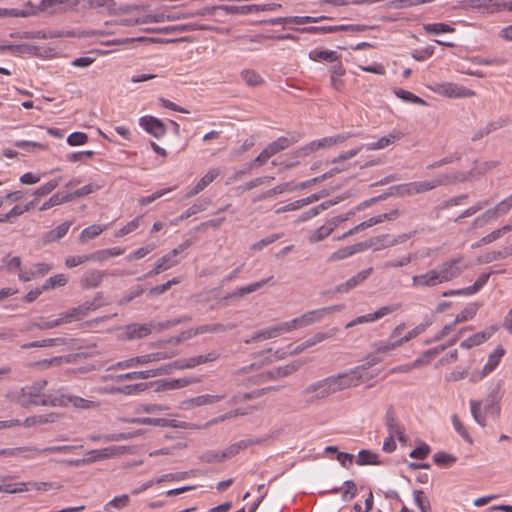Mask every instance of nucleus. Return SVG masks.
<instances>
[{
  "instance_id": "1",
  "label": "nucleus",
  "mask_w": 512,
  "mask_h": 512,
  "mask_svg": "<svg viewBox=\"0 0 512 512\" xmlns=\"http://www.w3.org/2000/svg\"><path fill=\"white\" fill-rule=\"evenodd\" d=\"M367 363L357 366L348 372L332 375L309 384L301 391L307 404H313L342 390L355 387L362 381L368 380Z\"/></svg>"
},
{
  "instance_id": "2",
  "label": "nucleus",
  "mask_w": 512,
  "mask_h": 512,
  "mask_svg": "<svg viewBox=\"0 0 512 512\" xmlns=\"http://www.w3.org/2000/svg\"><path fill=\"white\" fill-rule=\"evenodd\" d=\"M463 262V257L453 258L442 262L435 268L419 275L412 276V287L414 288H432L439 284L452 281L459 277L463 269L460 264Z\"/></svg>"
},
{
  "instance_id": "3",
  "label": "nucleus",
  "mask_w": 512,
  "mask_h": 512,
  "mask_svg": "<svg viewBox=\"0 0 512 512\" xmlns=\"http://www.w3.org/2000/svg\"><path fill=\"white\" fill-rule=\"evenodd\" d=\"M46 380H39L24 386L17 395V402L22 407L29 406H57L59 390L46 392Z\"/></svg>"
},
{
  "instance_id": "4",
  "label": "nucleus",
  "mask_w": 512,
  "mask_h": 512,
  "mask_svg": "<svg viewBox=\"0 0 512 512\" xmlns=\"http://www.w3.org/2000/svg\"><path fill=\"white\" fill-rule=\"evenodd\" d=\"M430 324H431V322L427 321L425 323H421V324L417 325L412 330L407 332L406 335L399 338V340H397V341L380 343L376 347V350L374 351V353L370 354L367 357V361H366L367 366L371 367V366L381 362L382 357L380 356V354L388 353V352L396 349L397 347L402 346L403 344L407 343L411 339H413V338L417 337L418 335H420L421 333H423L427 329V327L430 326Z\"/></svg>"
},
{
  "instance_id": "5",
  "label": "nucleus",
  "mask_w": 512,
  "mask_h": 512,
  "mask_svg": "<svg viewBox=\"0 0 512 512\" xmlns=\"http://www.w3.org/2000/svg\"><path fill=\"white\" fill-rule=\"evenodd\" d=\"M469 174L463 172H455L451 174H441L432 180L414 182V190L417 194L431 191L439 186L451 185L459 182H466Z\"/></svg>"
},
{
  "instance_id": "6",
  "label": "nucleus",
  "mask_w": 512,
  "mask_h": 512,
  "mask_svg": "<svg viewBox=\"0 0 512 512\" xmlns=\"http://www.w3.org/2000/svg\"><path fill=\"white\" fill-rule=\"evenodd\" d=\"M482 402L478 400H470V409L474 420L482 427L486 426V416L498 417L500 414L499 399L496 394L491 393L481 411Z\"/></svg>"
},
{
  "instance_id": "7",
  "label": "nucleus",
  "mask_w": 512,
  "mask_h": 512,
  "mask_svg": "<svg viewBox=\"0 0 512 512\" xmlns=\"http://www.w3.org/2000/svg\"><path fill=\"white\" fill-rule=\"evenodd\" d=\"M172 356L166 352H155L151 354L136 356L127 360L119 361L109 369H127L135 366L146 365L152 362L169 359Z\"/></svg>"
},
{
  "instance_id": "8",
  "label": "nucleus",
  "mask_w": 512,
  "mask_h": 512,
  "mask_svg": "<svg viewBox=\"0 0 512 512\" xmlns=\"http://www.w3.org/2000/svg\"><path fill=\"white\" fill-rule=\"evenodd\" d=\"M73 4L81 9L97 10L100 13L114 14L116 3L114 0H74Z\"/></svg>"
},
{
  "instance_id": "9",
  "label": "nucleus",
  "mask_w": 512,
  "mask_h": 512,
  "mask_svg": "<svg viewBox=\"0 0 512 512\" xmlns=\"http://www.w3.org/2000/svg\"><path fill=\"white\" fill-rule=\"evenodd\" d=\"M399 308H400V304H393V305L383 306V307L379 308L377 311H375L374 313H370V314H367V315H362V316H359V317L353 319L352 321L347 323L345 327L346 328H351V327H354V326H356L358 324L374 322V321L379 320V319H381L382 317H384V316H386L388 314H391V313L397 311Z\"/></svg>"
},
{
  "instance_id": "10",
  "label": "nucleus",
  "mask_w": 512,
  "mask_h": 512,
  "mask_svg": "<svg viewBox=\"0 0 512 512\" xmlns=\"http://www.w3.org/2000/svg\"><path fill=\"white\" fill-rule=\"evenodd\" d=\"M377 241L378 240H367L365 242H360L351 246L340 248L330 255L329 261H340L348 257H351L356 253L371 248L374 244L377 243Z\"/></svg>"
},
{
  "instance_id": "11",
  "label": "nucleus",
  "mask_w": 512,
  "mask_h": 512,
  "mask_svg": "<svg viewBox=\"0 0 512 512\" xmlns=\"http://www.w3.org/2000/svg\"><path fill=\"white\" fill-rule=\"evenodd\" d=\"M344 309V305L337 304L308 311L302 315V322L305 326L320 322L325 316L339 312Z\"/></svg>"
},
{
  "instance_id": "12",
  "label": "nucleus",
  "mask_w": 512,
  "mask_h": 512,
  "mask_svg": "<svg viewBox=\"0 0 512 512\" xmlns=\"http://www.w3.org/2000/svg\"><path fill=\"white\" fill-rule=\"evenodd\" d=\"M219 355L216 352H210L206 355H199L188 359H179L171 363L173 370H183L194 368L198 365L215 361Z\"/></svg>"
},
{
  "instance_id": "13",
  "label": "nucleus",
  "mask_w": 512,
  "mask_h": 512,
  "mask_svg": "<svg viewBox=\"0 0 512 512\" xmlns=\"http://www.w3.org/2000/svg\"><path fill=\"white\" fill-rule=\"evenodd\" d=\"M352 136L350 133H339L335 136L324 137L319 140L310 142L307 146L303 147L304 151H315L322 148H329L335 145L342 144Z\"/></svg>"
},
{
  "instance_id": "14",
  "label": "nucleus",
  "mask_w": 512,
  "mask_h": 512,
  "mask_svg": "<svg viewBox=\"0 0 512 512\" xmlns=\"http://www.w3.org/2000/svg\"><path fill=\"white\" fill-rule=\"evenodd\" d=\"M372 271H373V268L370 267L368 269H365V270H362V271L358 272L356 275H354L351 278H349L346 282L338 284L337 286H335L334 293H339V294H346V293H348L352 289H354L357 286H359L362 283H364V281L370 276Z\"/></svg>"
},
{
  "instance_id": "15",
  "label": "nucleus",
  "mask_w": 512,
  "mask_h": 512,
  "mask_svg": "<svg viewBox=\"0 0 512 512\" xmlns=\"http://www.w3.org/2000/svg\"><path fill=\"white\" fill-rule=\"evenodd\" d=\"M436 91L450 98H468L475 95L474 91L455 83L440 84Z\"/></svg>"
},
{
  "instance_id": "16",
  "label": "nucleus",
  "mask_w": 512,
  "mask_h": 512,
  "mask_svg": "<svg viewBox=\"0 0 512 512\" xmlns=\"http://www.w3.org/2000/svg\"><path fill=\"white\" fill-rule=\"evenodd\" d=\"M52 486L51 483L48 482H18V483H6V487L8 491L6 493L16 494L23 493L30 490H47Z\"/></svg>"
},
{
  "instance_id": "17",
  "label": "nucleus",
  "mask_w": 512,
  "mask_h": 512,
  "mask_svg": "<svg viewBox=\"0 0 512 512\" xmlns=\"http://www.w3.org/2000/svg\"><path fill=\"white\" fill-rule=\"evenodd\" d=\"M50 270H52L51 265L44 262H40L34 264L29 269L21 270L20 273L18 274V278L23 282H28L31 281L32 279L45 276Z\"/></svg>"
},
{
  "instance_id": "18",
  "label": "nucleus",
  "mask_w": 512,
  "mask_h": 512,
  "mask_svg": "<svg viewBox=\"0 0 512 512\" xmlns=\"http://www.w3.org/2000/svg\"><path fill=\"white\" fill-rule=\"evenodd\" d=\"M385 424L390 435L396 436L400 442H405V429L396 418L395 412L389 408L385 415Z\"/></svg>"
},
{
  "instance_id": "19",
  "label": "nucleus",
  "mask_w": 512,
  "mask_h": 512,
  "mask_svg": "<svg viewBox=\"0 0 512 512\" xmlns=\"http://www.w3.org/2000/svg\"><path fill=\"white\" fill-rule=\"evenodd\" d=\"M221 174V171L219 168H213L210 169L197 183L196 185L189 190L186 195L185 199L192 198L199 194L201 191H203L209 184H211L219 175Z\"/></svg>"
},
{
  "instance_id": "20",
  "label": "nucleus",
  "mask_w": 512,
  "mask_h": 512,
  "mask_svg": "<svg viewBox=\"0 0 512 512\" xmlns=\"http://www.w3.org/2000/svg\"><path fill=\"white\" fill-rule=\"evenodd\" d=\"M58 401L61 403H57V406L72 405L73 407L80 408V409H88V408L94 406V402H92V401L86 400L79 396L66 394L61 390H59Z\"/></svg>"
},
{
  "instance_id": "21",
  "label": "nucleus",
  "mask_w": 512,
  "mask_h": 512,
  "mask_svg": "<svg viewBox=\"0 0 512 512\" xmlns=\"http://www.w3.org/2000/svg\"><path fill=\"white\" fill-rule=\"evenodd\" d=\"M153 323L138 324L133 323L125 327V335L128 340L142 339L151 334Z\"/></svg>"
},
{
  "instance_id": "22",
  "label": "nucleus",
  "mask_w": 512,
  "mask_h": 512,
  "mask_svg": "<svg viewBox=\"0 0 512 512\" xmlns=\"http://www.w3.org/2000/svg\"><path fill=\"white\" fill-rule=\"evenodd\" d=\"M105 276V271L96 269L88 270L82 275L80 279V286L84 289L97 288Z\"/></svg>"
},
{
  "instance_id": "23",
  "label": "nucleus",
  "mask_w": 512,
  "mask_h": 512,
  "mask_svg": "<svg viewBox=\"0 0 512 512\" xmlns=\"http://www.w3.org/2000/svg\"><path fill=\"white\" fill-rule=\"evenodd\" d=\"M282 334L280 324L268 327L266 329L255 332L250 339L245 340L246 344H250L252 342H258L262 340H268L272 338H276Z\"/></svg>"
},
{
  "instance_id": "24",
  "label": "nucleus",
  "mask_w": 512,
  "mask_h": 512,
  "mask_svg": "<svg viewBox=\"0 0 512 512\" xmlns=\"http://www.w3.org/2000/svg\"><path fill=\"white\" fill-rule=\"evenodd\" d=\"M238 325L236 323H228V324H222V323H213V324H205L197 327L193 335H199L204 333H224L229 330H233Z\"/></svg>"
},
{
  "instance_id": "25",
  "label": "nucleus",
  "mask_w": 512,
  "mask_h": 512,
  "mask_svg": "<svg viewBox=\"0 0 512 512\" xmlns=\"http://www.w3.org/2000/svg\"><path fill=\"white\" fill-rule=\"evenodd\" d=\"M71 225V221H65L62 224L58 225L55 229L48 231L42 237L43 243L48 244L60 240L68 233Z\"/></svg>"
},
{
  "instance_id": "26",
  "label": "nucleus",
  "mask_w": 512,
  "mask_h": 512,
  "mask_svg": "<svg viewBox=\"0 0 512 512\" xmlns=\"http://www.w3.org/2000/svg\"><path fill=\"white\" fill-rule=\"evenodd\" d=\"M365 29H366V27L361 26V25H341V26H323V27L312 26V27L304 28L303 31L308 32V33H318V32L334 33V32H338L341 30L363 31Z\"/></svg>"
},
{
  "instance_id": "27",
  "label": "nucleus",
  "mask_w": 512,
  "mask_h": 512,
  "mask_svg": "<svg viewBox=\"0 0 512 512\" xmlns=\"http://www.w3.org/2000/svg\"><path fill=\"white\" fill-rule=\"evenodd\" d=\"M299 367L300 365L298 363H291L285 366L277 367L274 370L268 371L262 377H264L265 380L280 379L296 372L299 369Z\"/></svg>"
},
{
  "instance_id": "28",
  "label": "nucleus",
  "mask_w": 512,
  "mask_h": 512,
  "mask_svg": "<svg viewBox=\"0 0 512 512\" xmlns=\"http://www.w3.org/2000/svg\"><path fill=\"white\" fill-rule=\"evenodd\" d=\"M262 443V440L260 439H244V440H241L237 443H234L232 445H230L227 449H225L223 452H222V458H231L235 455H237L241 450H244L246 448H248L249 446L251 445H255V444H261Z\"/></svg>"
},
{
  "instance_id": "29",
  "label": "nucleus",
  "mask_w": 512,
  "mask_h": 512,
  "mask_svg": "<svg viewBox=\"0 0 512 512\" xmlns=\"http://www.w3.org/2000/svg\"><path fill=\"white\" fill-rule=\"evenodd\" d=\"M403 133L400 131H393L386 136L381 137L375 142L369 143L367 145L368 150H380L384 149L387 146L394 144L397 140H400L403 137Z\"/></svg>"
},
{
  "instance_id": "30",
  "label": "nucleus",
  "mask_w": 512,
  "mask_h": 512,
  "mask_svg": "<svg viewBox=\"0 0 512 512\" xmlns=\"http://www.w3.org/2000/svg\"><path fill=\"white\" fill-rule=\"evenodd\" d=\"M270 279H272V276L267 279H262L255 283H251L244 287H240L237 290L233 291L232 293H229L228 295L224 296L223 299H229V298H233V297H243L247 294L253 293V292L259 290L260 288H262Z\"/></svg>"
},
{
  "instance_id": "31",
  "label": "nucleus",
  "mask_w": 512,
  "mask_h": 512,
  "mask_svg": "<svg viewBox=\"0 0 512 512\" xmlns=\"http://www.w3.org/2000/svg\"><path fill=\"white\" fill-rule=\"evenodd\" d=\"M70 358L67 356H57L50 359H43L31 363L29 366L38 370H47L51 367L60 366L64 363H69Z\"/></svg>"
},
{
  "instance_id": "32",
  "label": "nucleus",
  "mask_w": 512,
  "mask_h": 512,
  "mask_svg": "<svg viewBox=\"0 0 512 512\" xmlns=\"http://www.w3.org/2000/svg\"><path fill=\"white\" fill-rule=\"evenodd\" d=\"M493 332H494V330L491 329L489 331H483V332L476 333V334L468 337L464 341H462L460 343V347H462L464 349H470L474 346H478V345L482 344L483 342H485L486 340H488L492 336Z\"/></svg>"
},
{
  "instance_id": "33",
  "label": "nucleus",
  "mask_w": 512,
  "mask_h": 512,
  "mask_svg": "<svg viewBox=\"0 0 512 512\" xmlns=\"http://www.w3.org/2000/svg\"><path fill=\"white\" fill-rule=\"evenodd\" d=\"M226 396H227L226 394H221V395L205 394V395H200V396L191 398L186 403L192 407H200V406H204V405L217 403V402L223 400L224 398H226Z\"/></svg>"
},
{
  "instance_id": "34",
  "label": "nucleus",
  "mask_w": 512,
  "mask_h": 512,
  "mask_svg": "<svg viewBox=\"0 0 512 512\" xmlns=\"http://www.w3.org/2000/svg\"><path fill=\"white\" fill-rule=\"evenodd\" d=\"M295 141L296 140L294 138L280 137L276 141L270 143L264 150L266 151L268 156L271 158L273 155L277 154L278 152L288 148Z\"/></svg>"
},
{
  "instance_id": "35",
  "label": "nucleus",
  "mask_w": 512,
  "mask_h": 512,
  "mask_svg": "<svg viewBox=\"0 0 512 512\" xmlns=\"http://www.w3.org/2000/svg\"><path fill=\"white\" fill-rule=\"evenodd\" d=\"M59 416L56 413L41 414L31 416L25 419L24 425L26 427H32L37 425H43L48 423H54L58 420Z\"/></svg>"
},
{
  "instance_id": "36",
  "label": "nucleus",
  "mask_w": 512,
  "mask_h": 512,
  "mask_svg": "<svg viewBox=\"0 0 512 512\" xmlns=\"http://www.w3.org/2000/svg\"><path fill=\"white\" fill-rule=\"evenodd\" d=\"M334 232V229L331 225L326 221L322 226L316 229L311 235L308 237V241L312 244L318 243L326 239L329 235Z\"/></svg>"
},
{
  "instance_id": "37",
  "label": "nucleus",
  "mask_w": 512,
  "mask_h": 512,
  "mask_svg": "<svg viewBox=\"0 0 512 512\" xmlns=\"http://www.w3.org/2000/svg\"><path fill=\"white\" fill-rule=\"evenodd\" d=\"M309 56L314 61L339 62L337 52L332 50H313L309 53Z\"/></svg>"
},
{
  "instance_id": "38",
  "label": "nucleus",
  "mask_w": 512,
  "mask_h": 512,
  "mask_svg": "<svg viewBox=\"0 0 512 512\" xmlns=\"http://www.w3.org/2000/svg\"><path fill=\"white\" fill-rule=\"evenodd\" d=\"M509 232V227H501L499 229L494 230L490 234L482 237L479 241L472 244V248H479L482 245L490 244L493 241L501 238L504 234Z\"/></svg>"
},
{
  "instance_id": "39",
  "label": "nucleus",
  "mask_w": 512,
  "mask_h": 512,
  "mask_svg": "<svg viewBox=\"0 0 512 512\" xmlns=\"http://www.w3.org/2000/svg\"><path fill=\"white\" fill-rule=\"evenodd\" d=\"M106 228H107L106 225H97V224L91 225L82 230V232L79 236V241L81 243H86L87 241L99 236L104 230H106Z\"/></svg>"
},
{
  "instance_id": "40",
  "label": "nucleus",
  "mask_w": 512,
  "mask_h": 512,
  "mask_svg": "<svg viewBox=\"0 0 512 512\" xmlns=\"http://www.w3.org/2000/svg\"><path fill=\"white\" fill-rule=\"evenodd\" d=\"M98 131L107 140L118 143V144H122L120 139L128 140V139H130V135H131V133H130L131 130H106V132H104L103 130H98Z\"/></svg>"
},
{
  "instance_id": "41",
  "label": "nucleus",
  "mask_w": 512,
  "mask_h": 512,
  "mask_svg": "<svg viewBox=\"0 0 512 512\" xmlns=\"http://www.w3.org/2000/svg\"><path fill=\"white\" fill-rule=\"evenodd\" d=\"M423 29L427 34L438 35L441 33H452L455 29L446 23H429L424 24Z\"/></svg>"
},
{
  "instance_id": "42",
  "label": "nucleus",
  "mask_w": 512,
  "mask_h": 512,
  "mask_svg": "<svg viewBox=\"0 0 512 512\" xmlns=\"http://www.w3.org/2000/svg\"><path fill=\"white\" fill-rule=\"evenodd\" d=\"M117 451L116 447H106L100 450H91L88 452L89 458H87V463L95 462L97 460L110 458L115 455Z\"/></svg>"
},
{
  "instance_id": "43",
  "label": "nucleus",
  "mask_w": 512,
  "mask_h": 512,
  "mask_svg": "<svg viewBox=\"0 0 512 512\" xmlns=\"http://www.w3.org/2000/svg\"><path fill=\"white\" fill-rule=\"evenodd\" d=\"M379 456L376 453H373L369 450H361L358 454V458L356 463L360 466L363 465H379L381 462L379 461Z\"/></svg>"
},
{
  "instance_id": "44",
  "label": "nucleus",
  "mask_w": 512,
  "mask_h": 512,
  "mask_svg": "<svg viewBox=\"0 0 512 512\" xmlns=\"http://www.w3.org/2000/svg\"><path fill=\"white\" fill-rule=\"evenodd\" d=\"M177 263V260L171 259L170 256L166 254L156 261L154 269L148 273V276L159 274L160 272L175 266Z\"/></svg>"
},
{
  "instance_id": "45",
  "label": "nucleus",
  "mask_w": 512,
  "mask_h": 512,
  "mask_svg": "<svg viewBox=\"0 0 512 512\" xmlns=\"http://www.w3.org/2000/svg\"><path fill=\"white\" fill-rule=\"evenodd\" d=\"M504 354L505 350L501 346L497 347L494 352L489 355L488 361L483 367L485 372L491 373L498 366Z\"/></svg>"
},
{
  "instance_id": "46",
  "label": "nucleus",
  "mask_w": 512,
  "mask_h": 512,
  "mask_svg": "<svg viewBox=\"0 0 512 512\" xmlns=\"http://www.w3.org/2000/svg\"><path fill=\"white\" fill-rule=\"evenodd\" d=\"M68 282V277L65 274H56L52 277H49L44 284L42 285V290H51L56 287L65 286Z\"/></svg>"
},
{
  "instance_id": "47",
  "label": "nucleus",
  "mask_w": 512,
  "mask_h": 512,
  "mask_svg": "<svg viewBox=\"0 0 512 512\" xmlns=\"http://www.w3.org/2000/svg\"><path fill=\"white\" fill-rule=\"evenodd\" d=\"M219 9L225 11L228 14H249L254 11H257L256 5H243V6H234V5H221Z\"/></svg>"
},
{
  "instance_id": "48",
  "label": "nucleus",
  "mask_w": 512,
  "mask_h": 512,
  "mask_svg": "<svg viewBox=\"0 0 512 512\" xmlns=\"http://www.w3.org/2000/svg\"><path fill=\"white\" fill-rule=\"evenodd\" d=\"M498 216H500L498 214V212L496 211V208L493 207L491 209H488L487 211H485L483 214H481L480 216H478L474 221H473V227L474 228H477V227H482L484 226L485 224L491 222L492 220H495L498 218Z\"/></svg>"
},
{
  "instance_id": "49",
  "label": "nucleus",
  "mask_w": 512,
  "mask_h": 512,
  "mask_svg": "<svg viewBox=\"0 0 512 512\" xmlns=\"http://www.w3.org/2000/svg\"><path fill=\"white\" fill-rule=\"evenodd\" d=\"M478 311L477 304H469L459 314L456 315L454 321L456 324L471 320L475 317Z\"/></svg>"
},
{
  "instance_id": "50",
  "label": "nucleus",
  "mask_w": 512,
  "mask_h": 512,
  "mask_svg": "<svg viewBox=\"0 0 512 512\" xmlns=\"http://www.w3.org/2000/svg\"><path fill=\"white\" fill-rule=\"evenodd\" d=\"M395 95L402 99L405 102L412 103V104H418V105H425L426 102L421 99L420 97L416 96L410 91H406L401 88H397L394 90Z\"/></svg>"
},
{
  "instance_id": "51",
  "label": "nucleus",
  "mask_w": 512,
  "mask_h": 512,
  "mask_svg": "<svg viewBox=\"0 0 512 512\" xmlns=\"http://www.w3.org/2000/svg\"><path fill=\"white\" fill-rule=\"evenodd\" d=\"M344 72L345 70L340 62L334 63L331 66V83L337 90H339L343 84L340 77L344 75Z\"/></svg>"
},
{
  "instance_id": "52",
  "label": "nucleus",
  "mask_w": 512,
  "mask_h": 512,
  "mask_svg": "<svg viewBox=\"0 0 512 512\" xmlns=\"http://www.w3.org/2000/svg\"><path fill=\"white\" fill-rule=\"evenodd\" d=\"M413 496L414 502L421 512H431L430 502L422 490H415Z\"/></svg>"
},
{
  "instance_id": "53",
  "label": "nucleus",
  "mask_w": 512,
  "mask_h": 512,
  "mask_svg": "<svg viewBox=\"0 0 512 512\" xmlns=\"http://www.w3.org/2000/svg\"><path fill=\"white\" fill-rule=\"evenodd\" d=\"M242 79L246 82L247 85L256 87L263 83L262 77L254 70H244L241 73Z\"/></svg>"
},
{
  "instance_id": "54",
  "label": "nucleus",
  "mask_w": 512,
  "mask_h": 512,
  "mask_svg": "<svg viewBox=\"0 0 512 512\" xmlns=\"http://www.w3.org/2000/svg\"><path fill=\"white\" fill-rule=\"evenodd\" d=\"M336 334V329H331L328 332H317L312 337L308 338L305 342V345L309 348L322 341L332 338Z\"/></svg>"
},
{
  "instance_id": "55",
  "label": "nucleus",
  "mask_w": 512,
  "mask_h": 512,
  "mask_svg": "<svg viewBox=\"0 0 512 512\" xmlns=\"http://www.w3.org/2000/svg\"><path fill=\"white\" fill-rule=\"evenodd\" d=\"M491 274H492V272L481 274L477 278V280L474 282V284L464 288L463 292L466 293L467 295H472V294L477 293L487 283Z\"/></svg>"
},
{
  "instance_id": "56",
  "label": "nucleus",
  "mask_w": 512,
  "mask_h": 512,
  "mask_svg": "<svg viewBox=\"0 0 512 512\" xmlns=\"http://www.w3.org/2000/svg\"><path fill=\"white\" fill-rule=\"evenodd\" d=\"M491 274H492V272L481 274L477 278V280L474 282V284L464 288L463 292L466 293L467 295H472V294L477 293L487 283Z\"/></svg>"
},
{
  "instance_id": "57",
  "label": "nucleus",
  "mask_w": 512,
  "mask_h": 512,
  "mask_svg": "<svg viewBox=\"0 0 512 512\" xmlns=\"http://www.w3.org/2000/svg\"><path fill=\"white\" fill-rule=\"evenodd\" d=\"M3 265L1 266V270H6L8 272H14L21 267V258L19 256L11 257L7 255L2 260Z\"/></svg>"
},
{
  "instance_id": "58",
  "label": "nucleus",
  "mask_w": 512,
  "mask_h": 512,
  "mask_svg": "<svg viewBox=\"0 0 512 512\" xmlns=\"http://www.w3.org/2000/svg\"><path fill=\"white\" fill-rule=\"evenodd\" d=\"M70 201V196H61L59 193L54 194L50 199L42 204L40 211H46L54 206Z\"/></svg>"
},
{
  "instance_id": "59",
  "label": "nucleus",
  "mask_w": 512,
  "mask_h": 512,
  "mask_svg": "<svg viewBox=\"0 0 512 512\" xmlns=\"http://www.w3.org/2000/svg\"><path fill=\"white\" fill-rule=\"evenodd\" d=\"M59 185V179H53L47 182L46 184L40 186L34 191V195L36 198L44 197L50 194L53 190H55Z\"/></svg>"
},
{
  "instance_id": "60",
  "label": "nucleus",
  "mask_w": 512,
  "mask_h": 512,
  "mask_svg": "<svg viewBox=\"0 0 512 512\" xmlns=\"http://www.w3.org/2000/svg\"><path fill=\"white\" fill-rule=\"evenodd\" d=\"M147 375L149 374L146 373V371H133L125 374L112 376V380H114L115 382H122L125 380L147 379Z\"/></svg>"
},
{
  "instance_id": "61",
  "label": "nucleus",
  "mask_w": 512,
  "mask_h": 512,
  "mask_svg": "<svg viewBox=\"0 0 512 512\" xmlns=\"http://www.w3.org/2000/svg\"><path fill=\"white\" fill-rule=\"evenodd\" d=\"M208 204H209V201H203L200 203L193 204L179 216V220H185V219L191 217L192 215H195L199 212L204 211L207 208Z\"/></svg>"
},
{
  "instance_id": "62",
  "label": "nucleus",
  "mask_w": 512,
  "mask_h": 512,
  "mask_svg": "<svg viewBox=\"0 0 512 512\" xmlns=\"http://www.w3.org/2000/svg\"><path fill=\"white\" fill-rule=\"evenodd\" d=\"M139 125L142 128L152 129V128H165L163 122L156 117L153 116H143L139 119Z\"/></svg>"
},
{
  "instance_id": "63",
  "label": "nucleus",
  "mask_w": 512,
  "mask_h": 512,
  "mask_svg": "<svg viewBox=\"0 0 512 512\" xmlns=\"http://www.w3.org/2000/svg\"><path fill=\"white\" fill-rule=\"evenodd\" d=\"M38 48L31 44H11L10 52L12 54H32L37 53Z\"/></svg>"
},
{
  "instance_id": "64",
  "label": "nucleus",
  "mask_w": 512,
  "mask_h": 512,
  "mask_svg": "<svg viewBox=\"0 0 512 512\" xmlns=\"http://www.w3.org/2000/svg\"><path fill=\"white\" fill-rule=\"evenodd\" d=\"M433 461L437 465L450 466L456 462V457L443 451L434 454Z\"/></svg>"
}]
</instances>
